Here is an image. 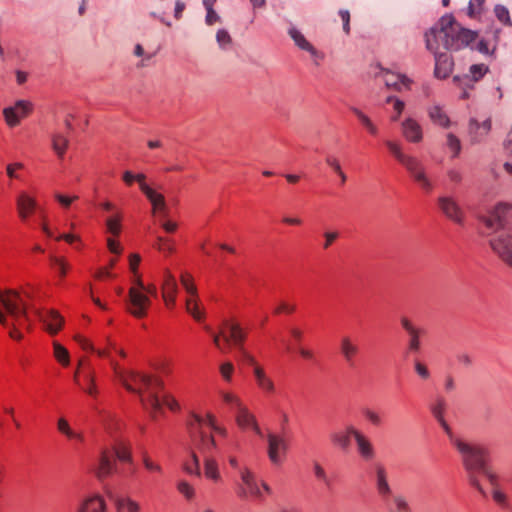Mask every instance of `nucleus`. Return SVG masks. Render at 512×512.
Here are the masks:
<instances>
[{
	"label": "nucleus",
	"mask_w": 512,
	"mask_h": 512,
	"mask_svg": "<svg viewBox=\"0 0 512 512\" xmlns=\"http://www.w3.org/2000/svg\"><path fill=\"white\" fill-rule=\"evenodd\" d=\"M414 370L422 380H428L431 377L427 365L418 359L414 361Z\"/></svg>",
	"instance_id": "338daca9"
},
{
	"label": "nucleus",
	"mask_w": 512,
	"mask_h": 512,
	"mask_svg": "<svg viewBox=\"0 0 512 512\" xmlns=\"http://www.w3.org/2000/svg\"><path fill=\"white\" fill-rule=\"evenodd\" d=\"M5 316L8 319V325H4L5 327L12 326L13 329L10 330V337L15 340H20L22 338V334L19 331V327H23L27 324L28 316H27V307L25 306V320L22 323H17L6 311Z\"/></svg>",
	"instance_id": "49530a36"
},
{
	"label": "nucleus",
	"mask_w": 512,
	"mask_h": 512,
	"mask_svg": "<svg viewBox=\"0 0 512 512\" xmlns=\"http://www.w3.org/2000/svg\"><path fill=\"white\" fill-rule=\"evenodd\" d=\"M122 180L126 186L131 187L134 183H138L140 190L142 191V187H150L146 183V175L143 173H133L130 170H126L122 174Z\"/></svg>",
	"instance_id": "58836bf2"
},
{
	"label": "nucleus",
	"mask_w": 512,
	"mask_h": 512,
	"mask_svg": "<svg viewBox=\"0 0 512 512\" xmlns=\"http://www.w3.org/2000/svg\"><path fill=\"white\" fill-rule=\"evenodd\" d=\"M363 415L366 418V420L373 426H380L383 422L381 415L370 408H366L363 411Z\"/></svg>",
	"instance_id": "69168bd1"
},
{
	"label": "nucleus",
	"mask_w": 512,
	"mask_h": 512,
	"mask_svg": "<svg viewBox=\"0 0 512 512\" xmlns=\"http://www.w3.org/2000/svg\"><path fill=\"white\" fill-rule=\"evenodd\" d=\"M454 449L460 456L469 484L483 497H487V492L483 488L479 476L488 464L489 449L483 444L465 438Z\"/></svg>",
	"instance_id": "423d86ee"
},
{
	"label": "nucleus",
	"mask_w": 512,
	"mask_h": 512,
	"mask_svg": "<svg viewBox=\"0 0 512 512\" xmlns=\"http://www.w3.org/2000/svg\"><path fill=\"white\" fill-rule=\"evenodd\" d=\"M350 429L356 428L352 425H349L345 430L333 432L330 435L331 442L341 449H347L350 446L351 437H353V433L350 431Z\"/></svg>",
	"instance_id": "72a5a7b5"
},
{
	"label": "nucleus",
	"mask_w": 512,
	"mask_h": 512,
	"mask_svg": "<svg viewBox=\"0 0 512 512\" xmlns=\"http://www.w3.org/2000/svg\"><path fill=\"white\" fill-rule=\"evenodd\" d=\"M206 330L211 333L214 345L221 351L229 350L230 343L242 348L246 337L245 331L235 321H226L218 334L213 333L210 328ZM246 363L252 367L253 377L257 388L267 397H271L276 393V385L273 378L266 372L254 356L244 349H241Z\"/></svg>",
	"instance_id": "7ed1b4c3"
},
{
	"label": "nucleus",
	"mask_w": 512,
	"mask_h": 512,
	"mask_svg": "<svg viewBox=\"0 0 512 512\" xmlns=\"http://www.w3.org/2000/svg\"><path fill=\"white\" fill-rule=\"evenodd\" d=\"M325 161L326 164L339 176L341 184L344 185L347 181V175L342 170L340 161L332 155H328Z\"/></svg>",
	"instance_id": "3c124183"
},
{
	"label": "nucleus",
	"mask_w": 512,
	"mask_h": 512,
	"mask_svg": "<svg viewBox=\"0 0 512 512\" xmlns=\"http://www.w3.org/2000/svg\"><path fill=\"white\" fill-rule=\"evenodd\" d=\"M437 423L440 425V427L442 428V430L444 431V433L446 434L451 446L454 448L458 443H460L464 437L458 435V434H455L453 431H452V428L450 427V425L447 423L446 419H442V420H439L437 421Z\"/></svg>",
	"instance_id": "8fccbe9b"
},
{
	"label": "nucleus",
	"mask_w": 512,
	"mask_h": 512,
	"mask_svg": "<svg viewBox=\"0 0 512 512\" xmlns=\"http://www.w3.org/2000/svg\"><path fill=\"white\" fill-rule=\"evenodd\" d=\"M402 133L407 141L418 143L422 140L421 125L413 118H406L402 122Z\"/></svg>",
	"instance_id": "bb28decb"
},
{
	"label": "nucleus",
	"mask_w": 512,
	"mask_h": 512,
	"mask_svg": "<svg viewBox=\"0 0 512 512\" xmlns=\"http://www.w3.org/2000/svg\"><path fill=\"white\" fill-rule=\"evenodd\" d=\"M375 486L378 495L384 502H387L392 496V489L388 482V472L384 465L378 463L375 465Z\"/></svg>",
	"instance_id": "412c9836"
},
{
	"label": "nucleus",
	"mask_w": 512,
	"mask_h": 512,
	"mask_svg": "<svg viewBox=\"0 0 512 512\" xmlns=\"http://www.w3.org/2000/svg\"><path fill=\"white\" fill-rule=\"evenodd\" d=\"M447 403L442 396H438L430 405V411L436 421L445 419Z\"/></svg>",
	"instance_id": "a18cd8bd"
},
{
	"label": "nucleus",
	"mask_w": 512,
	"mask_h": 512,
	"mask_svg": "<svg viewBox=\"0 0 512 512\" xmlns=\"http://www.w3.org/2000/svg\"><path fill=\"white\" fill-rule=\"evenodd\" d=\"M142 193L146 196L152 206V214L159 220L169 216L170 209L165 196L152 187H142Z\"/></svg>",
	"instance_id": "2eb2a0df"
},
{
	"label": "nucleus",
	"mask_w": 512,
	"mask_h": 512,
	"mask_svg": "<svg viewBox=\"0 0 512 512\" xmlns=\"http://www.w3.org/2000/svg\"><path fill=\"white\" fill-rule=\"evenodd\" d=\"M83 366V360L80 361L79 363V367H82ZM80 369V368H78ZM74 380L75 382L80 386V388L86 392L89 396L91 397H96L97 394H98V389L96 387V384H95V377H94V374L92 373V371H87V381H88V385H82L81 381H80V371L77 370L75 375H74Z\"/></svg>",
	"instance_id": "c9c22d12"
},
{
	"label": "nucleus",
	"mask_w": 512,
	"mask_h": 512,
	"mask_svg": "<svg viewBox=\"0 0 512 512\" xmlns=\"http://www.w3.org/2000/svg\"><path fill=\"white\" fill-rule=\"evenodd\" d=\"M218 397L221 404L227 407L229 411L234 413L245 405L241 397L237 393L230 390L220 389L218 391Z\"/></svg>",
	"instance_id": "cd10ccee"
},
{
	"label": "nucleus",
	"mask_w": 512,
	"mask_h": 512,
	"mask_svg": "<svg viewBox=\"0 0 512 512\" xmlns=\"http://www.w3.org/2000/svg\"><path fill=\"white\" fill-rule=\"evenodd\" d=\"M426 47L432 53L438 50L458 51L471 46L477 39V33L464 28L453 16L445 15L425 34Z\"/></svg>",
	"instance_id": "20e7f679"
},
{
	"label": "nucleus",
	"mask_w": 512,
	"mask_h": 512,
	"mask_svg": "<svg viewBox=\"0 0 512 512\" xmlns=\"http://www.w3.org/2000/svg\"><path fill=\"white\" fill-rule=\"evenodd\" d=\"M385 504L387 512H411V508L407 500L401 495L393 496L391 500H388Z\"/></svg>",
	"instance_id": "4c0bfd02"
},
{
	"label": "nucleus",
	"mask_w": 512,
	"mask_h": 512,
	"mask_svg": "<svg viewBox=\"0 0 512 512\" xmlns=\"http://www.w3.org/2000/svg\"><path fill=\"white\" fill-rule=\"evenodd\" d=\"M122 214L117 212L106 219V229L112 236H118L121 232Z\"/></svg>",
	"instance_id": "de8ad7c7"
},
{
	"label": "nucleus",
	"mask_w": 512,
	"mask_h": 512,
	"mask_svg": "<svg viewBox=\"0 0 512 512\" xmlns=\"http://www.w3.org/2000/svg\"><path fill=\"white\" fill-rule=\"evenodd\" d=\"M290 37L295 44L302 50L307 51L314 59H322L323 55L317 51L314 46L305 38V36L295 27H291L288 31Z\"/></svg>",
	"instance_id": "c85d7f7f"
},
{
	"label": "nucleus",
	"mask_w": 512,
	"mask_h": 512,
	"mask_svg": "<svg viewBox=\"0 0 512 512\" xmlns=\"http://www.w3.org/2000/svg\"><path fill=\"white\" fill-rule=\"evenodd\" d=\"M52 267L57 271L59 277L63 279L70 268L64 257L50 256Z\"/></svg>",
	"instance_id": "09e8293b"
},
{
	"label": "nucleus",
	"mask_w": 512,
	"mask_h": 512,
	"mask_svg": "<svg viewBox=\"0 0 512 512\" xmlns=\"http://www.w3.org/2000/svg\"><path fill=\"white\" fill-rule=\"evenodd\" d=\"M158 296L159 290L155 283L145 284L142 277L134 278L131 280L128 292L127 309L134 317L144 318L151 306L150 298H158Z\"/></svg>",
	"instance_id": "6e6552de"
},
{
	"label": "nucleus",
	"mask_w": 512,
	"mask_h": 512,
	"mask_svg": "<svg viewBox=\"0 0 512 512\" xmlns=\"http://www.w3.org/2000/svg\"><path fill=\"white\" fill-rule=\"evenodd\" d=\"M118 512H141L140 504L130 497H120L115 501Z\"/></svg>",
	"instance_id": "ea45409f"
},
{
	"label": "nucleus",
	"mask_w": 512,
	"mask_h": 512,
	"mask_svg": "<svg viewBox=\"0 0 512 512\" xmlns=\"http://www.w3.org/2000/svg\"><path fill=\"white\" fill-rule=\"evenodd\" d=\"M37 316L45 326L50 335H56L64 325V318L57 310L43 309L36 311Z\"/></svg>",
	"instance_id": "f3484780"
},
{
	"label": "nucleus",
	"mask_w": 512,
	"mask_h": 512,
	"mask_svg": "<svg viewBox=\"0 0 512 512\" xmlns=\"http://www.w3.org/2000/svg\"><path fill=\"white\" fill-rule=\"evenodd\" d=\"M72 129L70 120H65V131H55L51 135V144L59 158H63L69 145V133Z\"/></svg>",
	"instance_id": "4be33fe9"
},
{
	"label": "nucleus",
	"mask_w": 512,
	"mask_h": 512,
	"mask_svg": "<svg viewBox=\"0 0 512 512\" xmlns=\"http://www.w3.org/2000/svg\"><path fill=\"white\" fill-rule=\"evenodd\" d=\"M142 463L144 468L151 473L162 474L163 472L161 465L153 461L147 452L142 453Z\"/></svg>",
	"instance_id": "6e6d98bb"
},
{
	"label": "nucleus",
	"mask_w": 512,
	"mask_h": 512,
	"mask_svg": "<svg viewBox=\"0 0 512 512\" xmlns=\"http://www.w3.org/2000/svg\"><path fill=\"white\" fill-rule=\"evenodd\" d=\"M438 205L442 213L454 221L455 223L461 224L464 219V212L457 203V201L450 196H442L438 199Z\"/></svg>",
	"instance_id": "6ab92c4d"
},
{
	"label": "nucleus",
	"mask_w": 512,
	"mask_h": 512,
	"mask_svg": "<svg viewBox=\"0 0 512 512\" xmlns=\"http://www.w3.org/2000/svg\"><path fill=\"white\" fill-rule=\"evenodd\" d=\"M57 428L59 432L65 435L69 440L82 442L84 439L80 432H77L70 427L68 421L65 418H60L58 420Z\"/></svg>",
	"instance_id": "a19ab883"
},
{
	"label": "nucleus",
	"mask_w": 512,
	"mask_h": 512,
	"mask_svg": "<svg viewBox=\"0 0 512 512\" xmlns=\"http://www.w3.org/2000/svg\"><path fill=\"white\" fill-rule=\"evenodd\" d=\"M401 326L408 334V352L418 353L421 350V337L426 334L424 328L416 326L408 317H401Z\"/></svg>",
	"instance_id": "dca6fc26"
},
{
	"label": "nucleus",
	"mask_w": 512,
	"mask_h": 512,
	"mask_svg": "<svg viewBox=\"0 0 512 512\" xmlns=\"http://www.w3.org/2000/svg\"><path fill=\"white\" fill-rule=\"evenodd\" d=\"M485 0H470L468 4V16L470 18L478 17L482 11Z\"/></svg>",
	"instance_id": "680f3d73"
},
{
	"label": "nucleus",
	"mask_w": 512,
	"mask_h": 512,
	"mask_svg": "<svg viewBox=\"0 0 512 512\" xmlns=\"http://www.w3.org/2000/svg\"><path fill=\"white\" fill-rule=\"evenodd\" d=\"M483 220L488 229L495 231L490 240L493 251L512 266V205L498 203Z\"/></svg>",
	"instance_id": "39448f33"
},
{
	"label": "nucleus",
	"mask_w": 512,
	"mask_h": 512,
	"mask_svg": "<svg viewBox=\"0 0 512 512\" xmlns=\"http://www.w3.org/2000/svg\"><path fill=\"white\" fill-rule=\"evenodd\" d=\"M177 489L186 499H192L195 495L193 486L185 480L178 482Z\"/></svg>",
	"instance_id": "774afa93"
},
{
	"label": "nucleus",
	"mask_w": 512,
	"mask_h": 512,
	"mask_svg": "<svg viewBox=\"0 0 512 512\" xmlns=\"http://www.w3.org/2000/svg\"><path fill=\"white\" fill-rule=\"evenodd\" d=\"M78 196L77 195H72V196H69V195H65V194H62L60 192H55L54 193V199L55 201L58 202V204L65 210L69 209L70 206L72 205V203L76 200H78Z\"/></svg>",
	"instance_id": "4d7b16f0"
},
{
	"label": "nucleus",
	"mask_w": 512,
	"mask_h": 512,
	"mask_svg": "<svg viewBox=\"0 0 512 512\" xmlns=\"http://www.w3.org/2000/svg\"><path fill=\"white\" fill-rule=\"evenodd\" d=\"M141 262V256L137 253H132L129 255V269L133 274L132 279L137 277H142L138 272V267Z\"/></svg>",
	"instance_id": "0e129e2a"
},
{
	"label": "nucleus",
	"mask_w": 512,
	"mask_h": 512,
	"mask_svg": "<svg viewBox=\"0 0 512 512\" xmlns=\"http://www.w3.org/2000/svg\"><path fill=\"white\" fill-rule=\"evenodd\" d=\"M105 349L109 353L106 358L109 359L115 379L128 391L139 396L142 406L153 418L162 413L163 407H167L174 412L180 409L179 403L171 395L159 396L162 390L160 379L135 371H127L111 358L112 351L119 354L122 358L126 357V353L123 349L118 348L116 343L110 338H107V347Z\"/></svg>",
	"instance_id": "f257e3e1"
},
{
	"label": "nucleus",
	"mask_w": 512,
	"mask_h": 512,
	"mask_svg": "<svg viewBox=\"0 0 512 512\" xmlns=\"http://www.w3.org/2000/svg\"><path fill=\"white\" fill-rule=\"evenodd\" d=\"M204 476L206 479L212 481L215 484L221 483L223 478L221 476L219 465L215 458L206 457L204 460Z\"/></svg>",
	"instance_id": "7c9ffc66"
},
{
	"label": "nucleus",
	"mask_w": 512,
	"mask_h": 512,
	"mask_svg": "<svg viewBox=\"0 0 512 512\" xmlns=\"http://www.w3.org/2000/svg\"><path fill=\"white\" fill-rule=\"evenodd\" d=\"M340 350L348 364H353L355 357L359 353L358 345L348 336L341 339Z\"/></svg>",
	"instance_id": "2f4dec72"
},
{
	"label": "nucleus",
	"mask_w": 512,
	"mask_h": 512,
	"mask_svg": "<svg viewBox=\"0 0 512 512\" xmlns=\"http://www.w3.org/2000/svg\"><path fill=\"white\" fill-rule=\"evenodd\" d=\"M491 129V121L484 120L482 123L472 119L469 124V132L473 141H480Z\"/></svg>",
	"instance_id": "f704fd0d"
},
{
	"label": "nucleus",
	"mask_w": 512,
	"mask_h": 512,
	"mask_svg": "<svg viewBox=\"0 0 512 512\" xmlns=\"http://www.w3.org/2000/svg\"><path fill=\"white\" fill-rule=\"evenodd\" d=\"M350 431L353 433V438L356 442L357 451L360 457L365 461L374 459L375 449L369 438L358 429H350Z\"/></svg>",
	"instance_id": "5701e85b"
},
{
	"label": "nucleus",
	"mask_w": 512,
	"mask_h": 512,
	"mask_svg": "<svg viewBox=\"0 0 512 512\" xmlns=\"http://www.w3.org/2000/svg\"><path fill=\"white\" fill-rule=\"evenodd\" d=\"M313 473L318 481H321L327 489H331L332 479L329 477L326 470L317 462L313 465Z\"/></svg>",
	"instance_id": "603ef678"
},
{
	"label": "nucleus",
	"mask_w": 512,
	"mask_h": 512,
	"mask_svg": "<svg viewBox=\"0 0 512 512\" xmlns=\"http://www.w3.org/2000/svg\"><path fill=\"white\" fill-rule=\"evenodd\" d=\"M180 282L187 294L185 299L186 312L190 314L195 321L202 322L205 318V311L200 303L193 276L189 272H182Z\"/></svg>",
	"instance_id": "9b49d317"
},
{
	"label": "nucleus",
	"mask_w": 512,
	"mask_h": 512,
	"mask_svg": "<svg viewBox=\"0 0 512 512\" xmlns=\"http://www.w3.org/2000/svg\"><path fill=\"white\" fill-rule=\"evenodd\" d=\"M268 457L276 466L281 465L287 454L288 444L286 439L277 434H269L268 438Z\"/></svg>",
	"instance_id": "4468645a"
},
{
	"label": "nucleus",
	"mask_w": 512,
	"mask_h": 512,
	"mask_svg": "<svg viewBox=\"0 0 512 512\" xmlns=\"http://www.w3.org/2000/svg\"><path fill=\"white\" fill-rule=\"evenodd\" d=\"M160 290L166 308L174 309L178 294V284L175 276L168 268H165L162 272Z\"/></svg>",
	"instance_id": "f8f14e48"
},
{
	"label": "nucleus",
	"mask_w": 512,
	"mask_h": 512,
	"mask_svg": "<svg viewBox=\"0 0 512 512\" xmlns=\"http://www.w3.org/2000/svg\"><path fill=\"white\" fill-rule=\"evenodd\" d=\"M122 462H131L130 450L121 444L113 446L111 449H104L95 464L93 470L97 478L104 479L111 475L115 470V459Z\"/></svg>",
	"instance_id": "1a4fd4ad"
},
{
	"label": "nucleus",
	"mask_w": 512,
	"mask_h": 512,
	"mask_svg": "<svg viewBox=\"0 0 512 512\" xmlns=\"http://www.w3.org/2000/svg\"><path fill=\"white\" fill-rule=\"evenodd\" d=\"M32 103L26 100H18L13 106L3 109V116L9 127L17 126L21 120L32 112Z\"/></svg>",
	"instance_id": "ddd939ff"
},
{
	"label": "nucleus",
	"mask_w": 512,
	"mask_h": 512,
	"mask_svg": "<svg viewBox=\"0 0 512 512\" xmlns=\"http://www.w3.org/2000/svg\"><path fill=\"white\" fill-rule=\"evenodd\" d=\"M385 145L390 154L406 169L413 181L426 193L434 189V183L426 172L423 162L415 156L404 153L397 141L386 140Z\"/></svg>",
	"instance_id": "0eeeda50"
},
{
	"label": "nucleus",
	"mask_w": 512,
	"mask_h": 512,
	"mask_svg": "<svg viewBox=\"0 0 512 512\" xmlns=\"http://www.w3.org/2000/svg\"><path fill=\"white\" fill-rule=\"evenodd\" d=\"M239 476L242 482L238 491L239 497L263 500L265 494L270 495L272 493L270 486L266 482H258L255 474L248 467L243 466L240 469Z\"/></svg>",
	"instance_id": "9d476101"
},
{
	"label": "nucleus",
	"mask_w": 512,
	"mask_h": 512,
	"mask_svg": "<svg viewBox=\"0 0 512 512\" xmlns=\"http://www.w3.org/2000/svg\"><path fill=\"white\" fill-rule=\"evenodd\" d=\"M106 502L99 494L86 497L80 505L78 512H106Z\"/></svg>",
	"instance_id": "c756f323"
},
{
	"label": "nucleus",
	"mask_w": 512,
	"mask_h": 512,
	"mask_svg": "<svg viewBox=\"0 0 512 512\" xmlns=\"http://www.w3.org/2000/svg\"><path fill=\"white\" fill-rule=\"evenodd\" d=\"M383 80L387 87L393 88L399 92L410 90L412 85V80L407 76L390 71L384 72Z\"/></svg>",
	"instance_id": "393cba45"
},
{
	"label": "nucleus",
	"mask_w": 512,
	"mask_h": 512,
	"mask_svg": "<svg viewBox=\"0 0 512 512\" xmlns=\"http://www.w3.org/2000/svg\"><path fill=\"white\" fill-rule=\"evenodd\" d=\"M386 103L392 104V107H393V114L391 115V121H393V122L398 121L403 110H404L405 103L403 101H401L400 99H398L396 97H392V96H390L386 99Z\"/></svg>",
	"instance_id": "864d4df0"
},
{
	"label": "nucleus",
	"mask_w": 512,
	"mask_h": 512,
	"mask_svg": "<svg viewBox=\"0 0 512 512\" xmlns=\"http://www.w3.org/2000/svg\"><path fill=\"white\" fill-rule=\"evenodd\" d=\"M188 430L193 446L203 453L217 450L220 456L227 460L229 466L240 473L239 458L237 453L241 446L237 441L227 442L219 447L213 433L226 439L228 430L218 422L216 415L210 411L205 414L191 413L188 419Z\"/></svg>",
	"instance_id": "f03ea898"
},
{
	"label": "nucleus",
	"mask_w": 512,
	"mask_h": 512,
	"mask_svg": "<svg viewBox=\"0 0 512 512\" xmlns=\"http://www.w3.org/2000/svg\"><path fill=\"white\" fill-rule=\"evenodd\" d=\"M53 356L56 361L63 367L69 366L70 353L63 345L57 341L53 342Z\"/></svg>",
	"instance_id": "79ce46f5"
},
{
	"label": "nucleus",
	"mask_w": 512,
	"mask_h": 512,
	"mask_svg": "<svg viewBox=\"0 0 512 512\" xmlns=\"http://www.w3.org/2000/svg\"><path fill=\"white\" fill-rule=\"evenodd\" d=\"M235 421L237 426L243 431H253L257 435L262 434L255 415L246 404L235 412Z\"/></svg>",
	"instance_id": "aec40b11"
},
{
	"label": "nucleus",
	"mask_w": 512,
	"mask_h": 512,
	"mask_svg": "<svg viewBox=\"0 0 512 512\" xmlns=\"http://www.w3.org/2000/svg\"><path fill=\"white\" fill-rule=\"evenodd\" d=\"M427 112L430 120L435 125L441 126L443 128H448L450 126V119L443 107L440 105H431Z\"/></svg>",
	"instance_id": "473e14b6"
},
{
	"label": "nucleus",
	"mask_w": 512,
	"mask_h": 512,
	"mask_svg": "<svg viewBox=\"0 0 512 512\" xmlns=\"http://www.w3.org/2000/svg\"><path fill=\"white\" fill-rule=\"evenodd\" d=\"M153 247L164 254L165 256H169L174 253L175 251V244L173 240L163 237V236H157L156 241L153 244Z\"/></svg>",
	"instance_id": "c03bdc74"
},
{
	"label": "nucleus",
	"mask_w": 512,
	"mask_h": 512,
	"mask_svg": "<svg viewBox=\"0 0 512 512\" xmlns=\"http://www.w3.org/2000/svg\"><path fill=\"white\" fill-rule=\"evenodd\" d=\"M16 208L21 221H27L37 210L36 198L26 191H21L16 198Z\"/></svg>",
	"instance_id": "a211bd4d"
},
{
	"label": "nucleus",
	"mask_w": 512,
	"mask_h": 512,
	"mask_svg": "<svg viewBox=\"0 0 512 512\" xmlns=\"http://www.w3.org/2000/svg\"><path fill=\"white\" fill-rule=\"evenodd\" d=\"M488 72V66L485 64H474L470 67L469 73L473 81L477 82Z\"/></svg>",
	"instance_id": "e2e57ef3"
},
{
	"label": "nucleus",
	"mask_w": 512,
	"mask_h": 512,
	"mask_svg": "<svg viewBox=\"0 0 512 512\" xmlns=\"http://www.w3.org/2000/svg\"><path fill=\"white\" fill-rule=\"evenodd\" d=\"M435 55V76L439 79L447 78L453 68V60L447 53L441 52V49Z\"/></svg>",
	"instance_id": "b1692460"
},
{
	"label": "nucleus",
	"mask_w": 512,
	"mask_h": 512,
	"mask_svg": "<svg viewBox=\"0 0 512 512\" xmlns=\"http://www.w3.org/2000/svg\"><path fill=\"white\" fill-rule=\"evenodd\" d=\"M351 112L356 116L361 125L368 131L372 136H377L379 133V129L376 124L370 119L368 115H366L362 110L351 107Z\"/></svg>",
	"instance_id": "e433bc0d"
},
{
	"label": "nucleus",
	"mask_w": 512,
	"mask_h": 512,
	"mask_svg": "<svg viewBox=\"0 0 512 512\" xmlns=\"http://www.w3.org/2000/svg\"><path fill=\"white\" fill-rule=\"evenodd\" d=\"M184 470L190 475H200L199 460L195 453H193L191 458L184 463Z\"/></svg>",
	"instance_id": "052dcab7"
},
{
	"label": "nucleus",
	"mask_w": 512,
	"mask_h": 512,
	"mask_svg": "<svg viewBox=\"0 0 512 512\" xmlns=\"http://www.w3.org/2000/svg\"><path fill=\"white\" fill-rule=\"evenodd\" d=\"M494 14H495V17L497 18V20L501 24H503L505 26H509V27L512 26V20H511V17H510V12L507 9V7H505L503 5H496L494 7Z\"/></svg>",
	"instance_id": "5fc2aeb1"
},
{
	"label": "nucleus",
	"mask_w": 512,
	"mask_h": 512,
	"mask_svg": "<svg viewBox=\"0 0 512 512\" xmlns=\"http://www.w3.org/2000/svg\"><path fill=\"white\" fill-rule=\"evenodd\" d=\"M39 227H40L41 231L44 233V235L48 238H54L56 241L63 240L71 245L74 243H81L80 237L78 235H75L72 233H63L58 236H55L54 231L49 226L47 217L44 214H42L40 216Z\"/></svg>",
	"instance_id": "a878e982"
},
{
	"label": "nucleus",
	"mask_w": 512,
	"mask_h": 512,
	"mask_svg": "<svg viewBox=\"0 0 512 512\" xmlns=\"http://www.w3.org/2000/svg\"><path fill=\"white\" fill-rule=\"evenodd\" d=\"M446 145L449 150L452 152V157H457L461 151V143L460 140L452 133L447 134L446 136Z\"/></svg>",
	"instance_id": "13d9d810"
},
{
	"label": "nucleus",
	"mask_w": 512,
	"mask_h": 512,
	"mask_svg": "<svg viewBox=\"0 0 512 512\" xmlns=\"http://www.w3.org/2000/svg\"><path fill=\"white\" fill-rule=\"evenodd\" d=\"M75 341L78 343V345L85 351H88V352H94L96 353L99 357H108L109 353L106 349H101V348H95L94 345L92 344V342L86 338L85 336L83 335H76L75 336Z\"/></svg>",
	"instance_id": "37998d69"
},
{
	"label": "nucleus",
	"mask_w": 512,
	"mask_h": 512,
	"mask_svg": "<svg viewBox=\"0 0 512 512\" xmlns=\"http://www.w3.org/2000/svg\"><path fill=\"white\" fill-rule=\"evenodd\" d=\"M492 499L494 502L500 507L507 508L509 505L507 494L499 487L492 489L491 491Z\"/></svg>",
	"instance_id": "bf43d9fd"
}]
</instances>
